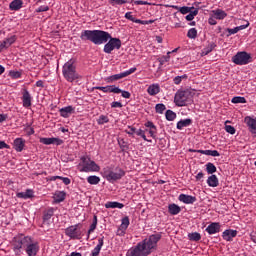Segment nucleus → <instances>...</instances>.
Masks as SVG:
<instances>
[{"mask_svg": "<svg viewBox=\"0 0 256 256\" xmlns=\"http://www.w3.org/2000/svg\"><path fill=\"white\" fill-rule=\"evenodd\" d=\"M98 125H105V123H109V117L106 115H100L97 120Z\"/></svg>", "mask_w": 256, "mask_h": 256, "instance_id": "49530a36", "label": "nucleus"}, {"mask_svg": "<svg viewBox=\"0 0 256 256\" xmlns=\"http://www.w3.org/2000/svg\"><path fill=\"white\" fill-rule=\"evenodd\" d=\"M104 177L109 181L110 183H113V181H119V179H122V177H125V172L123 169H119V172H113L111 170H105L104 171Z\"/></svg>", "mask_w": 256, "mask_h": 256, "instance_id": "9d476101", "label": "nucleus"}, {"mask_svg": "<svg viewBox=\"0 0 256 256\" xmlns=\"http://www.w3.org/2000/svg\"><path fill=\"white\" fill-rule=\"evenodd\" d=\"M15 41H17V36L13 35L9 38H6L2 43H1V47H4V49H7V47H11V45H13V43H15Z\"/></svg>", "mask_w": 256, "mask_h": 256, "instance_id": "4be33fe9", "label": "nucleus"}, {"mask_svg": "<svg viewBox=\"0 0 256 256\" xmlns=\"http://www.w3.org/2000/svg\"><path fill=\"white\" fill-rule=\"evenodd\" d=\"M40 143H43V145H63V140L59 138H40Z\"/></svg>", "mask_w": 256, "mask_h": 256, "instance_id": "ddd939ff", "label": "nucleus"}, {"mask_svg": "<svg viewBox=\"0 0 256 256\" xmlns=\"http://www.w3.org/2000/svg\"><path fill=\"white\" fill-rule=\"evenodd\" d=\"M123 78H125L124 72H122L120 74H114L112 76H109L108 78H106V82L113 83V81H119V79H123Z\"/></svg>", "mask_w": 256, "mask_h": 256, "instance_id": "473e14b6", "label": "nucleus"}, {"mask_svg": "<svg viewBox=\"0 0 256 256\" xmlns=\"http://www.w3.org/2000/svg\"><path fill=\"white\" fill-rule=\"evenodd\" d=\"M189 241H201V234L198 232H192L188 234Z\"/></svg>", "mask_w": 256, "mask_h": 256, "instance_id": "ea45409f", "label": "nucleus"}, {"mask_svg": "<svg viewBox=\"0 0 256 256\" xmlns=\"http://www.w3.org/2000/svg\"><path fill=\"white\" fill-rule=\"evenodd\" d=\"M119 146L122 149V151H128L129 150V145H127V142L122 140V143L119 142Z\"/></svg>", "mask_w": 256, "mask_h": 256, "instance_id": "4d7b16f0", "label": "nucleus"}, {"mask_svg": "<svg viewBox=\"0 0 256 256\" xmlns=\"http://www.w3.org/2000/svg\"><path fill=\"white\" fill-rule=\"evenodd\" d=\"M207 184L209 185V187H219V179L215 174H212L208 177Z\"/></svg>", "mask_w": 256, "mask_h": 256, "instance_id": "5701e85b", "label": "nucleus"}, {"mask_svg": "<svg viewBox=\"0 0 256 256\" xmlns=\"http://www.w3.org/2000/svg\"><path fill=\"white\" fill-rule=\"evenodd\" d=\"M159 241H161V234H152L148 239H144L142 242H140V245H144L146 253L151 255V249H155Z\"/></svg>", "mask_w": 256, "mask_h": 256, "instance_id": "20e7f679", "label": "nucleus"}, {"mask_svg": "<svg viewBox=\"0 0 256 256\" xmlns=\"http://www.w3.org/2000/svg\"><path fill=\"white\" fill-rule=\"evenodd\" d=\"M206 231L209 235H215V233H219V231H221V224H219V222H213L208 225Z\"/></svg>", "mask_w": 256, "mask_h": 256, "instance_id": "2eb2a0df", "label": "nucleus"}, {"mask_svg": "<svg viewBox=\"0 0 256 256\" xmlns=\"http://www.w3.org/2000/svg\"><path fill=\"white\" fill-rule=\"evenodd\" d=\"M24 148H25V140H23V138H16L14 140L15 151H17L18 153H21V151H23Z\"/></svg>", "mask_w": 256, "mask_h": 256, "instance_id": "a211bd4d", "label": "nucleus"}, {"mask_svg": "<svg viewBox=\"0 0 256 256\" xmlns=\"http://www.w3.org/2000/svg\"><path fill=\"white\" fill-rule=\"evenodd\" d=\"M81 161L83 163V167L80 171L84 172V173H90V172H98L100 171V167L99 165H97V163H95V161L89 159V158H85L82 157Z\"/></svg>", "mask_w": 256, "mask_h": 256, "instance_id": "6e6552de", "label": "nucleus"}, {"mask_svg": "<svg viewBox=\"0 0 256 256\" xmlns=\"http://www.w3.org/2000/svg\"><path fill=\"white\" fill-rule=\"evenodd\" d=\"M26 253L28 256H37V253H39V244L28 242V245H26Z\"/></svg>", "mask_w": 256, "mask_h": 256, "instance_id": "f8f14e48", "label": "nucleus"}, {"mask_svg": "<svg viewBox=\"0 0 256 256\" xmlns=\"http://www.w3.org/2000/svg\"><path fill=\"white\" fill-rule=\"evenodd\" d=\"M22 99L23 107H31V94H29V91L24 90Z\"/></svg>", "mask_w": 256, "mask_h": 256, "instance_id": "b1692460", "label": "nucleus"}, {"mask_svg": "<svg viewBox=\"0 0 256 256\" xmlns=\"http://www.w3.org/2000/svg\"><path fill=\"white\" fill-rule=\"evenodd\" d=\"M165 109H167V107H165V104H163V103L156 104V106H155L156 113H160V115H162V113H163V111H165Z\"/></svg>", "mask_w": 256, "mask_h": 256, "instance_id": "09e8293b", "label": "nucleus"}, {"mask_svg": "<svg viewBox=\"0 0 256 256\" xmlns=\"http://www.w3.org/2000/svg\"><path fill=\"white\" fill-rule=\"evenodd\" d=\"M21 7H23V1H21V0H13L10 3L11 11H19V9H21Z\"/></svg>", "mask_w": 256, "mask_h": 256, "instance_id": "c756f323", "label": "nucleus"}, {"mask_svg": "<svg viewBox=\"0 0 256 256\" xmlns=\"http://www.w3.org/2000/svg\"><path fill=\"white\" fill-rule=\"evenodd\" d=\"M190 153H201L202 155H210L211 157H219L221 154H219V151L217 150H189Z\"/></svg>", "mask_w": 256, "mask_h": 256, "instance_id": "dca6fc26", "label": "nucleus"}, {"mask_svg": "<svg viewBox=\"0 0 256 256\" xmlns=\"http://www.w3.org/2000/svg\"><path fill=\"white\" fill-rule=\"evenodd\" d=\"M232 103L237 104V103H247V100L245 97L242 96H235L232 98Z\"/></svg>", "mask_w": 256, "mask_h": 256, "instance_id": "de8ad7c7", "label": "nucleus"}, {"mask_svg": "<svg viewBox=\"0 0 256 256\" xmlns=\"http://www.w3.org/2000/svg\"><path fill=\"white\" fill-rule=\"evenodd\" d=\"M168 212L170 215H179V213H181V207L177 204H170L168 206Z\"/></svg>", "mask_w": 256, "mask_h": 256, "instance_id": "393cba45", "label": "nucleus"}, {"mask_svg": "<svg viewBox=\"0 0 256 256\" xmlns=\"http://www.w3.org/2000/svg\"><path fill=\"white\" fill-rule=\"evenodd\" d=\"M147 91L149 95L155 96L159 93V91H161V88L158 84H152L148 87Z\"/></svg>", "mask_w": 256, "mask_h": 256, "instance_id": "7c9ffc66", "label": "nucleus"}, {"mask_svg": "<svg viewBox=\"0 0 256 256\" xmlns=\"http://www.w3.org/2000/svg\"><path fill=\"white\" fill-rule=\"evenodd\" d=\"M176 107H187L193 105V92L189 89L178 90L174 97Z\"/></svg>", "mask_w": 256, "mask_h": 256, "instance_id": "f03ea898", "label": "nucleus"}, {"mask_svg": "<svg viewBox=\"0 0 256 256\" xmlns=\"http://www.w3.org/2000/svg\"><path fill=\"white\" fill-rule=\"evenodd\" d=\"M60 180L63 181L64 185H70L71 184V179H69L68 177L61 176Z\"/></svg>", "mask_w": 256, "mask_h": 256, "instance_id": "680f3d73", "label": "nucleus"}, {"mask_svg": "<svg viewBox=\"0 0 256 256\" xmlns=\"http://www.w3.org/2000/svg\"><path fill=\"white\" fill-rule=\"evenodd\" d=\"M82 41H91L94 45H104V53L111 54L115 49H121V39L113 38L109 32L103 30H84L80 35Z\"/></svg>", "mask_w": 256, "mask_h": 256, "instance_id": "f257e3e1", "label": "nucleus"}, {"mask_svg": "<svg viewBox=\"0 0 256 256\" xmlns=\"http://www.w3.org/2000/svg\"><path fill=\"white\" fill-rule=\"evenodd\" d=\"M212 13L214 15V18L218 20H223L225 19V17H227V14L225 13V11L221 9L212 10Z\"/></svg>", "mask_w": 256, "mask_h": 256, "instance_id": "cd10ccee", "label": "nucleus"}, {"mask_svg": "<svg viewBox=\"0 0 256 256\" xmlns=\"http://www.w3.org/2000/svg\"><path fill=\"white\" fill-rule=\"evenodd\" d=\"M74 111L75 109L73 108V106H67L60 109V115L61 117L67 118L69 117V115L73 114Z\"/></svg>", "mask_w": 256, "mask_h": 256, "instance_id": "412c9836", "label": "nucleus"}, {"mask_svg": "<svg viewBox=\"0 0 256 256\" xmlns=\"http://www.w3.org/2000/svg\"><path fill=\"white\" fill-rule=\"evenodd\" d=\"M179 201H181L182 203H185L186 205H193V203L197 201V197L187 195V194H180Z\"/></svg>", "mask_w": 256, "mask_h": 256, "instance_id": "4468645a", "label": "nucleus"}, {"mask_svg": "<svg viewBox=\"0 0 256 256\" xmlns=\"http://www.w3.org/2000/svg\"><path fill=\"white\" fill-rule=\"evenodd\" d=\"M136 131H137V128L133 126H128V129L125 130V133H127L128 135H135Z\"/></svg>", "mask_w": 256, "mask_h": 256, "instance_id": "5fc2aeb1", "label": "nucleus"}, {"mask_svg": "<svg viewBox=\"0 0 256 256\" xmlns=\"http://www.w3.org/2000/svg\"><path fill=\"white\" fill-rule=\"evenodd\" d=\"M171 52H167L166 56H162L158 58V61L160 65H165V63H169V59H171V56L169 55Z\"/></svg>", "mask_w": 256, "mask_h": 256, "instance_id": "c03bdc74", "label": "nucleus"}, {"mask_svg": "<svg viewBox=\"0 0 256 256\" xmlns=\"http://www.w3.org/2000/svg\"><path fill=\"white\" fill-rule=\"evenodd\" d=\"M192 9H195V7L183 6V7H180L179 11L180 13H182V15H187V13H191Z\"/></svg>", "mask_w": 256, "mask_h": 256, "instance_id": "8fccbe9b", "label": "nucleus"}, {"mask_svg": "<svg viewBox=\"0 0 256 256\" xmlns=\"http://www.w3.org/2000/svg\"><path fill=\"white\" fill-rule=\"evenodd\" d=\"M251 61H253L251 54L245 51L238 52L232 57V62H234L235 65H249Z\"/></svg>", "mask_w": 256, "mask_h": 256, "instance_id": "0eeeda50", "label": "nucleus"}, {"mask_svg": "<svg viewBox=\"0 0 256 256\" xmlns=\"http://www.w3.org/2000/svg\"><path fill=\"white\" fill-rule=\"evenodd\" d=\"M206 171L208 175H213V173H217V167L215 166V164L208 162L206 164Z\"/></svg>", "mask_w": 256, "mask_h": 256, "instance_id": "e433bc0d", "label": "nucleus"}, {"mask_svg": "<svg viewBox=\"0 0 256 256\" xmlns=\"http://www.w3.org/2000/svg\"><path fill=\"white\" fill-rule=\"evenodd\" d=\"M77 227H79V225L69 226L65 230L67 237H70V239H81V231Z\"/></svg>", "mask_w": 256, "mask_h": 256, "instance_id": "9b49d317", "label": "nucleus"}, {"mask_svg": "<svg viewBox=\"0 0 256 256\" xmlns=\"http://www.w3.org/2000/svg\"><path fill=\"white\" fill-rule=\"evenodd\" d=\"M159 241H161V234H152L148 239H144L142 242H140V245H144L146 253L151 255V249H155Z\"/></svg>", "mask_w": 256, "mask_h": 256, "instance_id": "39448f33", "label": "nucleus"}, {"mask_svg": "<svg viewBox=\"0 0 256 256\" xmlns=\"http://www.w3.org/2000/svg\"><path fill=\"white\" fill-rule=\"evenodd\" d=\"M145 132H148L149 135L155 139V133H157V129H153V128H149V129H146Z\"/></svg>", "mask_w": 256, "mask_h": 256, "instance_id": "13d9d810", "label": "nucleus"}, {"mask_svg": "<svg viewBox=\"0 0 256 256\" xmlns=\"http://www.w3.org/2000/svg\"><path fill=\"white\" fill-rule=\"evenodd\" d=\"M111 107H112V109H115L117 107L121 108V107H123V104L121 102H112Z\"/></svg>", "mask_w": 256, "mask_h": 256, "instance_id": "69168bd1", "label": "nucleus"}, {"mask_svg": "<svg viewBox=\"0 0 256 256\" xmlns=\"http://www.w3.org/2000/svg\"><path fill=\"white\" fill-rule=\"evenodd\" d=\"M125 18L128 19L129 21H132V23H133V21H135V17L133 15H131V12H127L125 14Z\"/></svg>", "mask_w": 256, "mask_h": 256, "instance_id": "338daca9", "label": "nucleus"}, {"mask_svg": "<svg viewBox=\"0 0 256 256\" xmlns=\"http://www.w3.org/2000/svg\"><path fill=\"white\" fill-rule=\"evenodd\" d=\"M87 181L90 185H99L101 178H99L98 176H89L87 178Z\"/></svg>", "mask_w": 256, "mask_h": 256, "instance_id": "79ce46f5", "label": "nucleus"}, {"mask_svg": "<svg viewBox=\"0 0 256 256\" xmlns=\"http://www.w3.org/2000/svg\"><path fill=\"white\" fill-rule=\"evenodd\" d=\"M197 15H199L198 9H195L193 11L190 10L189 14L186 15L185 19H186V21H193V19H195V17H197Z\"/></svg>", "mask_w": 256, "mask_h": 256, "instance_id": "a19ab883", "label": "nucleus"}, {"mask_svg": "<svg viewBox=\"0 0 256 256\" xmlns=\"http://www.w3.org/2000/svg\"><path fill=\"white\" fill-rule=\"evenodd\" d=\"M106 209H123L125 205L119 202H107L105 204Z\"/></svg>", "mask_w": 256, "mask_h": 256, "instance_id": "bb28decb", "label": "nucleus"}, {"mask_svg": "<svg viewBox=\"0 0 256 256\" xmlns=\"http://www.w3.org/2000/svg\"><path fill=\"white\" fill-rule=\"evenodd\" d=\"M127 227H129V216H126L122 219V224L120 226L122 235H125V231H127Z\"/></svg>", "mask_w": 256, "mask_h": 256, "instance_id": "c9c22d12", "label": "nucleus"}, {"mask_svg": "<svg viewBox=\"0 0 256 256\" xmlns=\"http://www.w3.org/2000/svg\"><path fill=\"white\" fill-rule=\"evenodd\" d=\"M96 229H97V224L92 223V224L90 225L89 230H88V237H89V235H91V233H93Z\"/></svg>", "mask_w": 256, "mask_h": 256, "instance_id": "052dcab7", "label": "nucleus"}, {"mask_svg": "<svg viewBox=\"0 0 256 256\" xmlns=\"http://www.w3.org/2000/svg\"><path fill=\"white\" fill-rule=\"evenodd\" d=\"M225 131H226V133H229L230 135H235V133L237 132L235 127H233L231 125H225Z\"/></svg>", "mask_w": 256, "mask_h": 256, "instance_id": "3c124183", "label": "nucleus"}, {"mask_svg": "<svg viewBox=\"0 0 256 256\" xmlns=\"http://www.w3.org/2000/svg\"><path fill=\"white\" fill-rule=\"evenodd\" d=\"M120 92H121V88L115 85L106 86V93H120Z\"/></svg>", "mask_w": 256, "mask_h": 256, "instance_id": "37998d69", "label": "nucleus"}, {"mask_svg": "<svg viewBox=\"0 0 256 256\" xmlns=\"http://www.w3.org/2000/svg\"><path fill=\"white\" fill-rule=\"evenodd\" d=\"M19 199H31L33 197V190L27 189L25 192L17 193Z\"/></svg>", "mask_w": 256, "mask_h": 256, "instance_id": "a878e982", "label": "nucleus"}, {"mask_svg": "<svg viewBox=\"0 0 256 256\" xmlns=\"http://www.w3.org/2000/svg\"><path fill=\"white\" fill-rule=\"evenodd\" d=\"M9 75L12 79H19L21 77V72H19V71H10Z\"/></svg>", "mask_w": 256, "mask_h": 256, "instance_id": "603ef678", "label": "nucleus"}, {"mask_svg": "<svg viewBox=\"0 0 256 256\" xmlns=\"http://www.w3.org/2000/svg\"><path fill=\"white\" fill-rule=\"evenodd\" d=\"M119 93H121V95L124 99H131V93L129 91H125V90L120 89Z\"/></svg>", "mask_w": 256, "mask_h": 256, "instance_id": "6e6d98bb", "label": "nucleus"}, {"mask_svg": "<svg viewBox=\"0 0 256 256\" xmlns=\"http://www.w3.org/2000/svg\"><path fill=\"white\" fill-rule=\"evenodd\" d=\"M222 237L225 241H231L233 237H237V230H225Z\"/></svg>", "mask_w": 256, "mask_h": 256, "instance_id": "aec40b11", "label": "nucleus"}, {"mask_svg": "<svg viewBox=\"0 0 256 256\" xmlns=\"http://www.w3.org/2000/svg\"><path fill=\"white\" fill-rule=\"evenodd\" d=\"M103 237L98 239L97 246L92 251V256H99V253H101V248L103 247Z\"/></svg>", "mask_w": 256, "mask_h": 256, "instance_id": "72a5a7b5", "label": "nucleus"}, {"mask_svg": "<svg viewBox=\"0 0 256 256\" xmlns=\"http://www.w3.org/2000/svg\"><path fill=\"white\" fill-rule=\"evenodd\" d=\"M73 60L70 59L63 65L62 73L64 79L69 83H73L75 79H79V74L77 73V67L74 66Z\"/></svg>", "mask_w": 256, "mask_h": 256, "instance_id": "7ed1b4c3", "label": "nucleus"}, {"mask_svg": "<svg viewBox=\"0 0 256 256\" xmlns=\"http://www.w3.org/2000/svg\"><path fill=\"white\" fill-rule=\"evenodd\" d=\"M110 5H125L127 3V0H110Z\"/></svg>", "mask_w": 256, "mask_h": 256, "instance_id": "864d4df0", "label": "nucleus"}, {"mask_svg": "<svg viewBox=\"0 0 256 256\" xmlns=\"http://www.w3.org/2000/svg\"><path fill=\"white\" fill-rule=\"evenodd\" d=\"M188 39H197V29L191 28L188 30L187 33Z\"/></svg>", "mask_w": 256, "mask_h": 256, "instance_id": "a18cd8bd", "label": "nucleus"}, {"mask_svg": "<svg viewBox=\"0 0 256 256\" xmlns=\"http://www.w3.org/2000/svg\"><path fill=\"white\" fill-rule=\"evenodd\" d=\"M135 71H137V68H131L128 71L124 72V76L128 77V75H131V73H135Z\"/></svg>", "mask_w": 256, "mask_h": 256, "instance_id": "774afa93", "label": "nucleus"}, {"mask_svg": "<svg viewBox=\"0 0 256 256\" xmlns=\"http://www.w3.org/2000/svg\"><path fill=\"white\" fill-rule=\"evenodd\" d=\"M149 252L145 250V244L139 242L135 247L128 250L126 256H147Z\"/></svg>", "mask_w": 256, "mask_h": 256, "instance_id": "1a4fd4ad", "label": "nucleus"}, {"mask_svg": "<svg viewBox=\"0 0 256 256\" xmlns=\"http://www.w3.org/2000/svg\"><path fill=\"white\" fill-rule=\"evenodd\" d=\"M135 5H151V3L147 2V1H143V0H136L134 1Z\"/></svg>", "mask_w": 256, "mask_h": 256, "instance_id": "e2e57ef3", "label": "nucleus"}, {"mask_svg": "<svg viewBox=\"0 0 256 256\" xmlns=\"http://www.w3.org/2000/svg\"><path fill=\"white\" fill-rule=\"evenodd\" d=\"M247 27H249V22H247L245 25L237 26L235 28H227L226 31L229 33L227 37L230 35H235V33H239V31H243V29H247Z\"/></svg>", "mask_w": 256, "mask_h": 256, "instance_id": "6ab92c4d", "label": "nucleus"}, {"mask_svg": "<svg viewBox=\"0 0 256 256\" xmlns=\"http://www.w3.org/2000/svg\"><path fill=\"white\" fill-rule=\"evenodd\" d=\"M244 122L246 123V125H248L251 133L256 134V119L247 116L245 117Z\"/></svg>", "mask_w": 256, "mask_h": 256, "instance_id": "f3484780", "label": "nucleus"}, {"mask_svg": "<svg viewBox=\"0 0 256 256\" xmlns=\"http://www.w3.org/2000/svg\"><path fill=\"white\" fill-rule=\"evenodd\" d=\"M54 213H55V209L49 208L46 212H44L43 221H49V219H51Z\"/></svg>", "mask_w": 256, "mask_h": 256, "instance_id": "4c0bfd02", "label": "nucleus"}, {"mask_svg": "<svg viewBox=\"0 0 256 256\" xmlns=\"http://www.w3.org/2000/svg\"><path fill=\"white\" fill-rule=\"evenodd\" d=\"M217 47V44H215V42H212L210 44H208V46H206L202 52H201V57H205V55H209V53H211V51H213V49Z\"/></svg>", "mask_w": 256, "mask_h": 256, "instance_id": "c85d7f7f", "label": "nucleus"}, {"mask_svg": "<svg viewBox=\"0 0 256 256\" xmlns=\"http://www.w3.org/2000/svg\"><path fill=\"white\" fill-rule=\"evenodd\" d=\"M167 121H175L177 119V114L173 110H167L165 113Z\"/></svg>", "mask_w": 256, "mask_h": 256, "instance_id": "58836bf2", "label": "nucleus"}, {"mask_svg": "<svg viewBox=\"0 0 256 256\" xmlns=\"http://www.w3.org/2000/svg\"><path fill=\"white\" fill-rule=\"evenodd\" d=\"M45 11H49V6H40L38 9H36V13H43Z\"/></svg>", "mask_w": 256, "mask_h": 256, "instance_id": "bf43d9fd", "label": "nucleus"}, {"mask_svg": "<svg viewBox=\"0 0 256 256\" xmlns=\"http://www.w3.org/2000/svg\"><path fill=\"white\" fill-rule=\"evenodd\" d=\"M145 127H148L149 129H157V126H155L151 121L146 122Z\"/></svg>", "mask_w": 256, "mask_h": 256, "instance_id": "0e129e2a", "label": "nucleus"}, {"mask_svg": "<svg viewBox=\"0 0 256 256\" xmlns=\"http://www.w3.org/2000/svg\"><path fill=\"white\" fill-rule=\"evenodd\" d=\"M66 193L61 191V192H56L55 193V197H54V201L55 203H62V201H65V197H66Z\"/></svg>", "mask_w": 256, "mask_h": 256, "instance_id": "f704fd0d", "label": "nucleus"}, {"mask_svg": "<svg viewBox=\"0 0 256 256\" xmlns=\"http://www.w3.org/2000/svg\"><path fill=\"white\" fill-rule=\"evenodd\" d=\"M193 123V120H191V118H187L184 120H180L177 123V129H183V127H189V125H191Z\"/></svg>", "mask_w": 256, "mask_h": 256, "instance_id": "2f4dec72", "label": "nucleus"}, {"mask_svg": "<svg viewBox=\"0 0 256 256\" xmlns=\"http://www.w3.org/2000/svg\"><path fill=\"white\" fill-rule=\"evenodd\" d=\"M14 251H21L23 247H27L29 243H32V239L29 236L23 234L15 236L12 240Z\"/></svg>", "mask_w": 256, "mask_h": 256, "instance_id": "423d86ee", "label": "nucleus"}]
</instances>
